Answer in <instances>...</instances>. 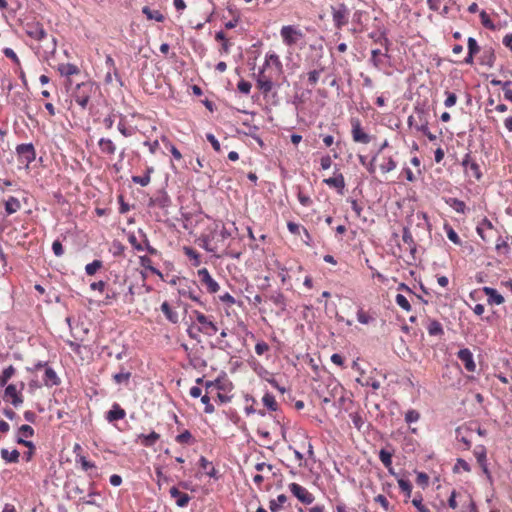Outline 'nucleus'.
Masks as SVG:
<instances>
[{
	"label": "nucleus",
	"instance_id": "c03bdc74",
	"mask_svg": "<svg viewBox=\"0 0 512 512\" xmlns=\"http://www.w3.org/2000/svg\"><path fill=\"white\" fill-rule=\"evenodd\" d=\"M385 34H386V29L383 26H378L377 31H373V32L369 33L368 36L375 43H382V39H384Z\"/></svg>",
	"mask_w": 512,
	"mask_h": 512
},
{
	"label": "nucleus",
	"instance_id": "4c0bfd02",
	"mask_svg": "<svg viewBox=\"0 0 512 512\" xmlns=\"http://www.w3.org/2000/svg\"><path fill=\"white\" fill-rule=\"evenodd\" d=\"M446 203L452 207L456 212L464 214L466 211V205L462 200L458 198H449Z\"/></svg>",
	"mask_w": 512,
	"mask_h": 512
},
{
	"label": "nucleus",
	"instance_id": "f257e3e1",
	"mask_svg": "<svg viewBox=\"0 0 512 512\" xmlns=\"http://www.w3.org/2000/svg\"><path fill=\"white\" fill-rule=\"evenodd\" d=\"M18 433L20 436L17 437L16 442L28 448V450L24 452V458L29 462L35 453L36 447L32 441L24 438H31L34 435V429L30 425L24 424L19 427Z\"/></svg>",
	"mask_w": 512,
	"mask_h": 512
},
{
	"label": "nucleus",
	"instance_id": "680f3d73",
	"mask_svg": "<svg viewBox=\"0 0 512 512\" xmlns=\"http://www.w3.org/2000/svg\"><path fill=\"white\" fill-rule=\"evenodd\" d=\"M201 402L205 406L204 407L205 413L212 414L215 411L214 406L210 402V397L207 394H205L204 396L201 397Z\"/></svg>",
	"mask_w": 512,
	"mask_h": 512
},
{
	"label": "nucleus",
	"instance_id": "e433bc0d",
	"mask_svg": "<svg viewBox=\"0 0 512 512\" xmlns=\"http://www.w3.org/2000/svg\"><path fill=\"white\" fill-rule=\"evenodd\" d=\"M402 240L409 245L410 251L413 254L416 251V244L408 227L403 228Z\"/></svg>",
	"mask_w": 512,
	"mask_h": 512
},
{
	"label": "nucleus",
	"instance_id": "dca6fc26",
	"mask_svg": "<svg viewBox=\"0 0 512 512\" xmlns=\"http://www.w3.org/2000/svg\"><path fill=\"white\" fill-rule=\"evenodd\" d=\"M126 412L120 407L118 403H114L112 408L106 413V420L108 422H114L125 418Z\"/></svg>",
	"mask_w": 512,
	"mask_h": 512
},
{
	"label": "nucleus",
	"instance_id": "4468645a",
	"mask_svg": "<svg viewBox=\"0 0 512 512\" xmlns=\"http://www.w3.org/2000/svg\"><path fill=\"white\" fill-rule=\"evenodd\" d=\"M169 493L172 498L176 499V505L181 508L186 507L191 500V497L187 493L181 492L175 486L170 488Z\"/></svg>",
	"mask_w": 512,
	"mask_h": 512
},
{
	"label": "nucleus",
	"instance_id": "4be33fe9",
	"mask_svg": "<svg viewBox=\"0 0 512 512\" xmlns=\"http://www.w3.org/2000/svg\"><path fill=\"white\" fill-rule=\"evenodd\" d=\"M496 60L494 50L492 48H485L480 57V64L488 67H493Z\"/></svg>",
	"mask_w": 512,
	"mask_h": 512
},
{
	"label": "nucleus",
	"instance_id": "6e6d98bb",
	"mask_svg": "<svg viewBox=\"0 0 512 512\" xmlns=\"http://www.w3.org/2000/svg\"><path fill=\"white\" fill-rule=\"evenodd\" d=\"M480 18H481V23L485 28L490 29V30L495 29V25L493 24L489 15L485 11H482L480 13Z\"/></svg>",
	"mask_w": 512,
	"mask_h": 512
},
{
	"label": "nucleus",
	"instance_id": "338daca9",
	"mask_svg": "<svg viewBox=\"0 0 512 512\" xmlns=\"http://www.w3.org/2000/svg\"><path fill=\"white\" fill-rule=\"evenodd\" d=\"M468 169L472 172L473 176L477 179V180H480L481 177H482V173L480 171V167L479 165L473 161L470 163V166L468 167Z\"/></svg>",
	"mask_w": 512,
	"mask_h": 512
},
{
	"label": "nucleus",
	"instance_id": "c9c22d12",
	"mask_svg": "<svg viewBox=\"0 0 512 512\" xmlns=\"http://www.w3.org/2000/svg\"><path fill=\"white\" fill-rule=\"evenodd\" d=\"M379 459L383 465L392 473V453L385 449H381L379 452Z\"/></svg>",
	"mask_w": 512,
	"mask_h": 512
},
{
	"label": "nucleus",
	"instance_id": "bf43d9fd",
	"mask_svg": "<svg viewBox=\"0 0 512 512\" xmlns=\"http://www.w3.org/2000/svg\"><path fill=\"white\" fill-rule=\"evenodd\" d=\"M468 53L476 55L480 51V47L475 38L469 37L467 41Z\"/></svg>",
	"mask_w": 512,
	"mask_h": 512
},
{
	"label": "nucleus",
	"instance_id": "7c9ffc66",
	"mask_svg": "<svg viewBox=\"0 0 512 512\" xmlns=\"http://www.w3.org/2000/svg\"><path fill=\"white\" fill-rule=\"evenodd\" d=\"M58 71L63 76H71L78 74L80 72L79 68L75 64L67 63V64H60L58 66Z\"/></svg>",
	"mask_w": 512,
	"mask_h": 512
},
{
	"label": "nucleus",
	"instance_id": "ddd939ff",
	"mask_svg": "<svg viewBox=\"0 0 512 512\" xmlns=\"http://www.w3.org/2000/svg\"><path fill=\"white\" fill-rule=\"evenodd\" d=\"M26 34L37 41L43 40L47 33L43 26L39 23L36 24H28L26 27Z\"/></svg>",
	"mask_w": 512,
	"mask_h": 512
},
{
	"label": "nucleus",
	"instance_id": "20e7f679",
	"mask_svg": "<svg viewBox=\"0 0 512 512\" xmlns=\"http://www.w3.org/2000/svg\"><path fill=\"white\" fill-rule=\"evenodd\" d=\"M91 89V83H80L76 86L73 98L82 109H85L88 105Z\"/></svg>",
	"mask_w": 512,
	"mask_h": 512
},
{
	"label": "nucleus",
	"instance_id": "09e8293b",
	"mask_svg": "<svg viewBox=\"0 0 512 512\" xmlns=\"http://www.w3.org/2000/svg\"><path fill=\"white\" fill-rule=\"evenodd\" d=\"M445 230H446V233H447V237H448V239L451 242H453L456 245H460L461 244L460 237L458 236L456 231L451 226L445 225Z\"/></svg>",
	"mask_w": 512,
	"mask_h": 512
},
{
	"label": "nucleus",
	"instance_id": "6ab92c4d",
	"mask_svg": "<svg viewBox=\"0 0 512 512\" xmlns=\"http://www.w3.org/2000/svg\"><path fill=\"white\" fill-rule=\"evenodd\" d=\"M483 292L488 297L489 304L500 305L504 302V297L494 288L484 287Z\"/></svg>",
	"mask_w": 512,
	"mask_h": 512
},
{
	"label": "nucleus",
	"instance_id": "a878e982",
	"mask_svg": "<svg viewBox=\"0 0 512 512\" xmlns=\"http://www.w3.org/2000/svg\"><path fill=\"white\" fill-rule=\"evenodd\" d=\"M99 148L102 153L112 155L116 151V146L113 141L109 138H101L98 141Z\"/></svg>",
	"mask_w": 512,
	"mask_h": 512
},
{
	"label": "nucleus",
	"instance_id": "2eb2a0df",
	"mask_svg": "<svg viewBox=\"0 0 512 512\" xmlns=\"http://www.w3.org/2000/svg\"><path fill=\"white\" fill-rule=\"evenodd\" d=\"M171 204V199L166 191L160 190L158 194L151 198L149 201V206H158L160 208H166Z\"/></svg>",
	"mask_w": 512,
	"mask_h": 512
},
{
	"label": "nucleus",
	"instance_id": "79ce46f5",
	"mask_svg": "<svg viewBox=\"0 0 512 512\" xmlns=\"http://www.w3.org/2000/svg\"><path fill=\"white\" fill-rule=\"evenodd\" d=\"M131 378L130 371H119L118 373L113 375V380L117 384H128Z\"/></svg>",
	"mask_w": 512,
	"mask_h": 512
},
{
	"label": "nucleus",
	"instance_id": "5701e85b",
	"mask_svg": "<svg viewBox=\"0 0 512 512\" xmlns=\"http://www.w3.org/2000/svg\"><path fill=\"white\" fill-rule=\"evenodd\" d=\"M43 381L46 386H56L60 383V379L58 378L55 370L51 367L45 368Z\"/></svg>",
	"mask_w": 512,
	"mask_h": 512
},
{
	"label": "nucleus",
	"instance_id": "bb28decb",
	"mask_svg": "<svg viewBox=\"0 0 512 512\" xmlns=\"http://www.w3.org/2000/svg\"><path fill=\"white\" fill-rule=\"evenodd\" d=\"M230 237L231 232L225 226H222L220 231L215 230L212 235V238L213 240H215L216 245H218V243H221L222 246H224L225 240H227Z\"/></svg>",
	"mask_w": 512,
	"mask_h": 512
},
{
	"label": "nucleus",
	"instance_id": "9d476101",
	"mask_svg": "<svg viewBox=\"0 0 512 512\" xmlns=\"http://www.w3.org/2000/svg\"><path fill=\"white\" fill-rule=\"evenodd\" d=\"M458 359L463 363L465 369L469 372H474L476 364L473 359V354L468 348L460 349L457 352Z\"/></svg>",
	"mask_w": 512,
	"mask_h": 512
},
{
	"label": "nucleus",
	"instance_id": "e2e57ef3",
	"mask_svg": "<svg viewBox=\"0 0 512 512\" xmlns=\"http://www.w3.org/2000/svg\"><path fill=\"white\" fill-rule=\"evenodd\" d=\"M416 483L425 488L429 483V476L424 472H418Z\"/></svg>",
	"mask_w": 512,
	"mask_h": 512
},
{
	"label": "nucleus",
	"instance_id": "3c124183",
	"mask_svg": "<svg viewBox=\"0 0 512 512\" xmlns=\"http://www.w3.org/2000/svg\"><path fill=\"white\" fill-rule=\"evenodd\" d=\"M192 439L193 436L188 430H185L184 432L176 436V441L180 444H189L192 441Z\"/></svg>",
	"mask_w": 512,
	"mask_h": 512
},
{
	"label": "nucleus",
	"instance_id": "774afa93",
	"mask_svg": "<svg viewBox=\"0 0 512 512\" xmlns=\"http://www.w3.org/2000/svg\"><path fill=\"white\" fill-rule=\"evenodd\" d=\"M52 250L55 256L61 257L64 254L62 243L59 240H55L52 244Z\"/></svg>",
	"mask_w": 512,
	"mask_h": 512
},
{
	"label": "nucleus",
	"instance_id": "603ef678",
	"mask_svg": "<svg viewBox=\"0 0 512 512\" xmlns=\"http://www.w3.org/2000/svg\"><path fill=\"white\" fill-rule=\"evenodd\" d=\"M396 303L405 311L411 310V305L407 298L402 294H397L395 298Z\"/></svg>",
	"mask_w": 512,
	"mask_h": 512
},
{
	"label": "nucleus",
	"instance_id": "f3484780",
	"mask_svg": "<svg viewBox=\"0 0 512 512\" xmlns=\"http://www.w3.org/2000/svg\"><path fill=\"white\" fill-rule=\"evenodd\" d=\"M264 71H265L264 68L260 69L259 74H258V78H257V85H258V88L263 93L266 94V93H269L272 90L273 82L271 81V79L267 78L264 75Z\"/></svg>",
	"mask_w": 512,
	"mask_h": 512
},
{
	"label": "nucleus",
	"instance_id": "ea45409f",
	"mask_svg": "<svg viewBox=\"0 0 512 512\" xmlns=\"http://www.w3.org/2000/svg\"><path fill=\"white\" fill-rule=\"evenodd\" d=\"M262 402L269 410L277 411L278 405L275 397L271 393H266L262 398Z\"/></svg>",
	"mask_w": 512,
	"mask_h": 512
},
{
	"label": "nucleus",
	"instance_id": "69168bd1",
	"mask_svg": "<svg viewBox=\"0 0 512 512\" xmlns=\"http://www.w3.org/2000/svg\"><path fill=\"white\" fill-rule=\"evenodd\" d=\"M357 320L361 324H368L370 321H372V317L369 316L366 312H364L362 309L358 310L357 312Z\"/></svg>",
	"mask_w": 512,
	"mask_h": 512
},
{
	"label": "nucleus",
	"instance_id": "72a5a7b5",
	"mask_svg": "<svg viewBox=\"0 0 512 512\" xmlns=\"http://www.w3.org/2000/svg\"><path fill=\"white\" fill-rule=\"evenodd\" d=\"M270 62H272L275 65L276 69L279 72H282L283 65H282V63L279 59V56L277 54H275V53L266 54L265 63L262 68L266 69V67L269 66Z\"/></svg>",
	"mask_w": 512,
	"mask_h": 512
},
{
	"label": "nucleus",
	"instance_id": "f03ea898",
	"mask_svg": "<svg viewBox=\"0 0 512 512\" xmlns=\"http://www.w3.org/2000/svg\"><path fill=\"white\" fill-rule=\"evenodd\" d=\"M333 24L337 29H341L348 23L349 9L344 3L331 7Z\"/></svg>",
	"mask_w": 512,
	"mask_h": 512
},
{
	"label": "nucleus",
	"instance_id": "412c9836",
	"mask_svg": "<svg viewBox=\"0 0 512 512\" xmlns=\"http://www.w3.org/2000/svg\"><path fill=\"white\" fill-rule=\"evenodd\" d=\"M323 182L330 187L337 188L341 194L345 187L344 176L341 173H339L338 175H336L334 177L324 179Z\"/></svg>",
	"mask_w": 512,
	"mask_h": 512
},
{
	"label": "nucleus",
	"instance_id": "052dcab7",
	"mask_svg": "<svg viewBox=\"0 0 512 512\" xmlns=\"http://www.w3.org/2000/svg\"><path fill=\"white\" fill-rule=\"evenodd\" d=\"M132 182L145 187L150 183V176L148 174H144L143 176H132Z\"/></svg>",
	"mask_w": 512,
	"mask_h": 512
},
{
	"label": "nucleus",
	"instance_id": "7ed1b4c3",
	"mask_svg": "<svg viewBox=\"0 0 512 512\" xmlns=\"http://www.w3.org/2000/svg\"><path fill=\"white\" fill-rule=\"evenodd\" d=\"M280 35L283 42L288 46L295 45L304 37L303 32L293 25L283 26L280 30Z\"/></svg>",
	"mask_w": 512,
	"mask_h": 512
},
{
	"label": "nucleus",
	"instance_id": "b1692460",
	"mask_svg": "<svg viewBox=\"0 0 512 512\" xmlns=\"http://www.w3.org/2000/svg\"><path fill=\"white\" fill-rule=\"evenodd\" d=\"M161 311L167 318V320L173 324L178 323L179 321V315L178 313L171 308L168 302H163L161 305Z\"/></svg>",
	"mask_w": 512,
	"mask_h": 512
},
{
	"label": "nucleus",
	"instance_id": "49530a36",
	"mask_svg": "<svg viewBox=\"0 0 512 512\" xmlns=\"http://www.w3.org/2000/svg\"><path fill=\"white\" fill-rule=\"evenodd\" d=\"M179 294L183 297H188L191 300L199 303L202 305V302L200 301L199 297L195 294V291L191 290L189 287L187 288H180Z\"/></svg>",
	"mask_w": 512,
	"mask_h": 512
},
{
	"label": "nucleus",
	"instance_id": "1a4fd4ad",
	"mask_svg": "<svg viewBox=\"0 0 512 512\" xmlns=\"http://www.w3.org/2000/svg\"><path fill=\"white\" fill-rule=\"evenodd\" d=\"M351 125L352 138L355 142L368 144L371 141V136L363 131L359 119L353 118L351 120Z\"/></svg>",
	"mask_w": 512,
	"mask_h": 512
},
{
	"label": "nucleus",
	"instance_id": "f8f14e48",
	"mask_svg": "<svg viewBox=\"0 0 512 512\" xmlns=\"http://www.w3.org/2000/svg\"><path fill=\"white\" fill-rule=\"evenodd\" d=\"M311 66L314 67V69L310 70L307 73L308 83L311 86H315L320 79L321 73H323L325 71V66L322 65L321 62H318V60H312Z\"/></svg>",
	"mask_w": 512,
	"mask_h": 512
},
{
	"label": "nucleus",
	"instance_id": "58836bf2",
	"mask_svg": "<svg viewBox=\"0 0 512 512\" xmlns=\"http://www.w3.org/2000/svg\"><path fill=\"white\" fill-rule=\"evenodd\" d=\"M287 501V496L285 494H280L276 499H272L269 502V508L272 512H277L280 509V506L283 505Z\"/></svg>",
	"mask_w": 512,
	"mask_h": 512
},
{
	"label": "nucleus",
	"instance_id": "6e6552de",
	"mask_svg": "<svg viewBox=\"0 0 512 512\" xmlns=\"http://www.w3.org/2000/svg\"><path fill=\"white\" fill-rule=\"evenodd\" d=\"M289 490L300 502L304 504L308 505L314 501V496L298 483L289 484Z\"/></svg>",
	"mask_w": 512,
	"mask_h": 512
},
{
	"label": "nucleus",
	"instance_id": "f704fd0d",
	"mask_svg": "<svg viewBox=\"0 0 512 512\" xmlns=\"http://www.w3.org/2000/svg\"><path fill=\"white\" fill-rule=\"evenodd\" d=\"M139 261H140V265L142 267L150 270L153 274H156V275L160 276L161 278L163 277L162 273L158 269H156L154 266H152V260L148 256H146V255L140 256Z\"/></svg>",
	"mask_w": 512,
	"mask_h": 512
},
{
	"label": "nucleus",
	"instance_id": "c756f323",
	"mask_svg": "<svg viewBox=\"0 0 512 512\" xmlns=\"http://www.w3.org/2000/svg\"><path fill=\"white\" fill-rule=\"evenodd\" d=\"M199 464H200V467L204 470H207V467H210V470L206 471V474L209 477L214 478V479L219 478L217 470L214 468L212 463L210 461H208L204 456L200 457Z\"/></svg>",
	"mask_w": 512,
	"mask_h": 512
},
{
	"label": "nucleus",
	"instance_id": "0e129e2a",
	"mask_svg": "<svg viewBox=\"0 0 512 512\" xmlns=\"http://www.w3.org/2000/svg\"><path fill=\"white\" fill-rule=\"evenodd\" d=\"M251 87V83L245 80L239 81L237 85L238 90L243 94H249Z\"/></svg>",
	"mask_w": 512,
	"mask_h": 512
},
{
	"label": "nucleus",
	"instance_id": "0eeeda50",
	"mask_svg": "<svg viewBox=\"0 0 512 512\" xmlns=\"http://www.w3.org/2000/svg\"><path fill=\"white\" fill-rule=\"evenodd\" d=\"M199 281L202 285L206 286L209 293L213 294L219 291V284L211 277L206 268H201L197 271Z\"/></svg>",
	"mask_w": 512,
	"mask_h": 512
},
{
	"label": "nucleus",
	"instance_id": "13d9d810",
	"mask_svg": "<svg viewBox=\"0 0 512 512\" xmlns=\"http://www.w3.org/2000/svg\"><path fill=\"white\" fill-rule=\"evenodd\" d=\"M419 418H420L419 412L414 409L408 410L405 414V421L408 424L417 422L419 420Z\"/></svg>",
	"mask_w": 512,
	"mask_h": 512
},
{
	"label": "nucleus",
	"instance_id": "9b49d317",
	"mask_svg": "<svg viewBox=\"0 0 512 512\" xmlns=\"http://www.w3.org/2000/svg\"><path fill=\"white\" fill-rule=\"evenodd\" d=\"M4 399H10L14 407H18L23 403L22 395L17 391L16 385L9 384L4 390Z\"/></svg>",
	"mask_w": 512,
	"mask_h": 512
},
{
	"label": "nucleus",
	"instance_id": "de8ad7c7",
	"mask_svg": "<svg viewBox=\"0 0 512 512\" xmlns=\"http://www.w3.org/2000/svg\"><path fill=\"white\" fill-rule=\"evenodd\" d=\"M102 267V261L94 260L91 263L87 264L85 267V272L87 275H94L98 269Z\"/></svg>",
	"mask_w": 512,
	"mask_h": 512
},
{
	"label": "nucleus",
	"instance_id": "864d4df0",
	"mask_svg": "<svg viewBox=\"0 0 512 512\" xmlns=\"http://www.w3.org/2000/svg\"><path fill=\"white\" fill-rule=\"evenodd\" d=\"M106 65L108 66L109 70L113 71V73H114L116 79L119 81L120 85H123V83L121 81V77L119 76L117 68L115 66L114 59L110 55H108L106 57Z\"/></svg>",
	"mask_w": 512,
	"mask_h": 512
},
{
	"label": "nucleus",
	"instance_id": "5fc2aeb1",
	"mask_svg": "<svg viewBox=\"0 0 512 512\" xmlns=\"http://www.w3.org/2000/svg\"><path fill=\"white\" fill-rule=\"evenodd\" d=\"M396 168V162L392 157H388L387 161L380 165V169L383 173H388Z\"/></svg>",
	"mask_w": 512,
	"mask_h": 512
},
{
	"label": "nucleus",
	"instance_id": "393cba45",
	"mask_svg": "<svg viewBox=\"0 0 512 512\" xmlns=\"http://www.w3.org/2000/svg\"><path fill=\"white\" fill-rule=\"evenodd\" d=\"M1 458L7 463H18L20 453L18 450L14 449L9 451L6 448H2L0 451Z\"/></svg>",
	"mask_w": 512,
	"mask_h": 512
},
{
	"label": "nucleus",
	"instance_id": "a18cd8bd",
	"mask_svg": "<svg viewBox=\"0 0 512 512\" xmlns=\"http://www.w3.org/2000/svg\"><path fill=\"white\" fill-rule=\"evenodd\" d=\"M474 454L476 456L477 462L480 466H484L486 463V449L484 446H477L474 450Z\"/></svg>",
	"mask_w": 512,
	"mask_h": 512
},
{
	"label": "nucleus",
	"instance_id": "423d86ee",
	"mask_svg": "<svg viewBox=\"0 0 512 512\" xmlns=\"http://www.w3.org/2000/svg\"><path fill=\"white\" fill-rule=\"evenodd\" d=\"M16 152L22 163L28 165L35 160L36 152L32 143L19 144L16 147Z\"/></svg>",
	"mask_w": 512,
	"mask_h": 512
},
{
	"label": "nucleus",
	"instance_id": "473e14b6",
	"mask_svg": "<svg viewBox=\"0 0 512 512\" xmlns=\"http://www.w3.org/2000/svg\"><path fill=\"white\" fill-rule=\"evenodd\" d=\"M160 438V435L154 431H152L150 434H140L139 439L141 440V444L150 447L153 446L157 440Z\"/></svg>",
	"mask_w": 512,
	"mask_h": 512
},
{
	"label": "nucleus",
	"instance_id": "2f4dec72",
	"mask_svg": "<svg viewBox=\"0 0 512 512\" xmlns=\"http://www.w3.org/2000/svg\"><path fill=\"white\" fill-rule=\"evenodd\" d=\"M142 13L146 15L147 19L155 20L157 22L164 21V15L158 10H151L148 6L142 8Z\"/></svg>",
	"mask_w": 512,
	"mask_h": 512
},
{
	"label": "nucleus",
	"instance_id": "c85d7f7f",
	"mask_svg": "<svg viewBox=\"0 0 512 512\" xmlns=\"http://www.w3.org/2000/svg\"><path fill=\"white\" fill-rule=\"evenodd\" d=\"M204 386L206 388L207 393H209V391L214 387L219 391L227 390V383H225L223 379L220 377H218L214 381H205Z\"/></svg>",
	"mask_w": 512,
	"mask_h": 512
},
{
	"label": "nucleus",
	"instance_id": "4d7b16f0",
	"mask_svg": "<svg viewBox=\"0 0 512 512\" xmlns=\"http://www.w3.org/2000/svg\"><path fill=\"white\" fill-rule=\"evenodd\" d=\"M416 129L422 132L430 141H434L436 139V136L432 134L428 129V120H425L424 125H419L416 127Z\"/></svg>",
	"mask_w": 512,
	"mask_h": 512
},
{
	"label": "nucleus",
	"instance_id": "a211bd4d",
	"mask_svg": "<svg viewBox=\"0 0 512 512\" xmlns=\"http://www.w3.org/2000/svg\"><path fill=\"white\" fill-rule=\"evenodd\" d=\"M273 304L283 312L286 310V298L281 291H273L266 296Z\"/></svg>",
	"mask_w": 512,
	"mask_h": 512
},
{
	"label": "nucleus",
	"instance_id": "a19ab883",
	"mask_svg": "<svg viewBox=\"0 0 512 512\" xmlns=\"http://www.w3.org/2000/svg\"><path fill=\"white\" fill-rule=\"evenodd\" d=\"M14 374L15 368L12 365L5 368L0 375V387H4Z\"/></svg>",
	"mask_w": 512,
	"mask_h": 512
},
{
	"label": "nucleus",
	"instance_id": "39448f33",
	"mask_svg": "<svg viewBox=\"0 0 512 512\" xmlns=\"http://www.w3.org/2000/svg\"><path fill=\"white\" fill-rule=\"evenodd\" d=\"M193 314L195 315L196 320L201 324V326L197 327L198 332L212 336L218 331L216 324L210 321L203 313L195 310L193 311Z\"/></svg>",
	"mask_w": 512,
	"mask_h": 512
},
{
	"label": "nucleus",
	"instance_id": "8fccbe9b",
	"mask_svg": "<svg viewBox=\"0 0 512 512\" xmlns=\"http://www.w3.org/2000/svg\"><path fill=\"white\" fill-rule=\"evenodd\" d=\"M422 501H423L422 495L417 494L413 498L412 504L418 510V512H430L429 509L423 505Z\"/></svg>",
	"mask_w": 512,
	"mask_h": 512
},
{
	"label": "nucleus",
	"instance_id": "37998d69",
	"mask_svg": "<svg viewBox=\"0 0 512 512\" xmlns=\"http://www.w3.org/2000/svg\"><path fill=\"white\" fill-rule=\"evenodd\" d=\"M398 485L400 489L405 493L406 500L411 497L412 493V484L408 479L400 478L398 479Z\"/></svg>",
	"mask_w": 512,
	"mask_h": 512
},
{
	"label": "nucleus",
	"instance_id": "aec40b11",
	"mask_svg": "<svg viewBox=\"0 0 512 512\" xmlns=\"http://www.w3.org/2000/svg\"><path fill=\"white\" fill-rule=\"evenodd\" d=\"M426 328L430 336L441 337L444 335V329L442 327V324L438 320L429 319Z\"/></svg>",
	"mask_w": 512,
	"mask_h": 512
},
{
	"label": "nucleus",
	"instance_id": "cd10ccee",
	"mask_svg": "<svg viewBox=\"0 0 512 512\" xmlns=\"http://www.w3.org/2000/svg\"><path fill=\"white\" fill-rule=\"evenodd\" d=\"M20 208H21L20 201L16 197L10 196L5 201V211L8 215H11V214L17 212Z\"/></svg>",
	"mask_w": 512,
	"mask_h": 512
}]
</instances>
